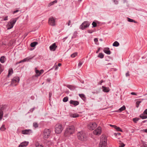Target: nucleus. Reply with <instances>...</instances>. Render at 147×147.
<instances>
[{"mask_svg": "<svg viewBox=\"0 0 147 147\" xmlns=\"http://www.w3.org/2000/svg\"><path fill=\"white\" fill-rule=\"evenodd\" d=\"M74 131V127L73 126L68 127L65 131L64 135L65 136H68L73 133Z\"/></svg>", "mask_w": 147, "mask_h": 147, "instance_id": "obj_1", "label": "nucleus"}, {"mask_svg": "<svg viewBox=\"0 0 147 147\" xmlns=\"http://www.w3.org/2000/svg\"><path fill=\"white\" fill-rule=\"evenodd\" d=\"M107 138L105 136H101L100 141L99 144V147H106L107 146Z\"/></svg>", "mask_w": 147, "mask_h": 147, "instance_id": "obj_2", "label": "nucleus"}, {"mask_svg": "<svg viewBox=\"0 0 147 147\" xmlns=\"http://www.w3.org/2000/svg\"><path fill=\"white\" fill-rule=\"evenodd\" d=\"M77 136L78 139L82 141H84L86 140V134L83 131L79 132L77 134Z\"/></svg>", "mask_w": 147, "mask_h": 147, "instance_id": "obj_3", "label": "nucleus"}, {"mask_svg": "<svg viewBox=\"0 0 147 147\" xmlns=\"http://www.w3.org/2000/svg\"><path fill=\"white\" fill-rule=\"evenodd\" d=\"M17 19L18 18L13 19L8 22L7 25V29H10L13 27Z\"/></svg>", "mask_w": 147, "mask_h": 147, "instance_id": "obj_4", "label": "nucleus"}, {"mask_svg": "<svg viewBox=\"0 0 147 147\" xmlns=\"http://www.w3.org/2000/svg\"><path fill=\"white\" fill-rule=\"evenodd\" d=\"M63 130L62 125L60 124H57L55 127V132L59 134Z\"/></svg>", "mask_w": 147, "mask_h": 147, "instance_id": "obj_5", "label": "nucleus"}, {"mask_svg": "<svg viewBox=\"0 0 147 147\" xmlns=\"http://www.w3.org/2000/svg\"><path fill=\"white\" fill-rule=\"evenodd\" d=\"M97 125L96 123L91 122L88 125V128L90 130H94L96 127Z\"/></svg>", "mask_w": 147, "mask_h": 147, "instance_id": "obj_6", "label": "nucleus"}, {"mask_svg": "<svg viewBox=\"0 0 147 147\" xmlns=\"http://www.w3.org/2000/svg\"><path fill=\"white\" fill-rule=\"evenodd\" d=\"M20 79L19 77H14L12 79L11 83V84L13 86L16 85L19 82Z\"/></svg>", "mask_w": 147, "mask_h": 147, "instance_id": "obj_7", "label": "nucleus"}, {"mask_svg": "<svg viewBox=\"0 0 147 147\" xmlns=\"http://www.w3.org/2000/svg\"><path fill=\"white\" fill-rule=\"evenodd\" d=\"M50 134V131L49 129H46L44 130L43 136L44 139L48 138Z\"/></svg>", "mask_w": 147, "mask_h": 147, "instance_id": "obj_8", "label": "nucleus"}, {"mask_svg": "<svg viewBox=\"0 0 147 147\" xmlns=\"http://www.w3.org/2000/svg\"><path fill=\"white\" fill-rule=\"evenodd\" d=\"M90 25V24L88 22H83L80 26V28L82 30H83L85 28L88 27Z\"/></svg>", "mask_w": 147, "mask_h": 147, "instance_id": "obj_9", "label": "nucleus"}, {"mask_svg": "<svg viewBox=\"0 0 147 147\" xmlns=\"http://www.w3.org/2000/svg\"><path fill=\"white\" fill-rule=\"evenodd\" d=\"M48 24L50 25L53 26H54L55 25V21L53 17H51L49 18Z\"/></svg>", "mask_w": 147, "mask_h": 147, "instance_id": "obj_10", "label": "nucleus"}, {"mask_svg": "<svg viewBox=\"0 0 147 147\" xmlns=\"http://www.w3.org/2000/svg\"><path fill=\"white\" fill-rule=\"evenodd\" d=\"M101 132V128L100 127H98V128L94 130L93 133L94 134L96 135H100Z\"/></svg>", "mask_w": 147, "mask_h": 147, "instance_id": "obj_11", "label": "nucleus"}, {"mask_svg": "<svg viewBox=\"0 0 147 147\" xmlns=\"http://www.w3.org/2000/svg\"><path fill=\"white\" fill-rule=\"evenodd\" d=\"M140 117L142 119H146L147 118V109L144 111L143 114L140 115Z\"/></svg>", "mask_w": 147, "mask_h": 147, "instance_id": "obj_12", "label": "nucleus"}, {"mask_svg": "<svg viewBox=\"0 0 147 147\" xmlns=\"http://www.w3.org/2000/svg\"><path fill=\"white\" fill-rule=\"evenodd\" d=\"M57 46L55 43H53L49 47L50 49L52 51H54L55 50Z\"/></svg>", "mask_w": 147, "mask_h": 147, "instance_id": "obj_13", "label": "nucleus"}, {"mask_svg": "<svg viewBox=\"0 0 147 147\" xmlns=\"http://www.w3.org/2000/svg\"><path fill=\"white\" fill-rule=\"evenodd\" d=\"M104 52L108 55H110L111 53V52L109 50V48L108 47L105 48L103 49Z\"/></svg>", "mask_w": 147, "mask_h": 147, "instance_id": "obj_14", "label": "nucleus"}, {"mask_svg": "<svg viewBox=\"0 0 147 147\" xmlns=\"http://www.w3.org/2000/svg\"><path fill=\"white\" fill-rule=\"evenodd\" d=\"M28 142H24L21 143L19 147H24L27 146L28 144Z\"/></svg>", "mask_w": 147, "mask_h": 147, "instance_id": "obj_15", "label": "nucleus"}, {"mask_svg": "<svg viewBox=\"0 0 147 147\" xmlns=\"http://www.w3.org/2000/svg\"><path fill=\"white\" fill-rule=\"evenodd\" d=\"M102 89L103 91L105 92H108L110 91V89L109 87H107L102 86Z\"/></svg>", "mask_w": 147, "mask_h": 147, "instance_id": "obj_16", "label": "nucleus"}, {"mask_svg": "<svg viewBox=\"0 0 147 147\" xmlns=\"http://www.w3.org/2000/svg\"><path fill=\"white\" fill-rule=\"evenodd\" d=\"M31 132V130L30 129H26L22 131V133L24 134H28Z\"/></svg>", "mask_w": 147, "mask_h": 147, "instance_id": "obj_17", "label": "nucleus"}, {"mask_svg": "<svg viewBox=\"0 0 147 147\" xmlns=\"http://www.w3.org/2000/svg\"><path fill=\"white\" fill-rule=\"evenodd\" d=\"M69 103L75 106H76L79 104V102L78 101L71 100Z\"/></svg>", "mask_w": 147, "mask_h": 147, "instance_id": "obj_18", "label": "nucleus"}, {"mask_svg": "<svg viewBox=\"0 0 147 147\" xmlns=\"http://www.w3.org/2000/svg\"><path fill=\"white\" fill-rule=\"evenodd\" d=\"M70 116L71 117L75 118L78 117L79 115L77 113H71L70 114Z\"/></svg>", "mask_w": 147, "mask_h": 147, "instance_id": "obj_19", "label": "nucleus"}, {"mask_svg": "<svg viewBox=\"0 0 147 147\" xmlns=\"http://www.w3.org/2000/svg\"><path fill=\"white\" fill-rule=\"evenodd\" d=\"M35 144L36 147H43V146L42 144L38 142H36Z\"/></svg>", "mask_w": 147, "mask_h": 147, "instance_id": "obj_20", "label": "nucleus"}, {"mask_svg": "<svg viewBox=\"0 0 147 147\" xmlns=\"http://www.w3.org/2000/svg\"><path fill=\"white\" fill-rule=\"evenodd\" d=\"M111 126L113 127L117 131L122 132V131L121 129L119 127H117V126L115 125H110Z\"/></svg>", "mask_w": 147, "mask_h": 147, "instance_id": "obj_21", "label": "nucleus"}, {"mask_svg": "<svg viewBox=\"0 0 147 147\" xmlns=\"http://www.w3.org/2000/svg\"><path fill=\"white\" fill-rule=\"evenodd\" d=\"M31 58H28V57H27V58H26L25 59H24L23 60H21V61H20V62H18V63H16V65H17L18 64V63H22V62H25L27 60H29V59H31Z\"/></svg>", "mask_w": 147, "mask_h": 147, "instance_id": "obj_22", "label": "nucleus"}, {"mask_svg": "<svg viewBox=\"0 0 147 147\" xmlns=\"http://www.w3.org/2000/svg\"><path fill=\"white\" fill-rule=\"evenodd\" d=\"M6 58L4 56H2L0 59V61L1 63H4L6 60Z\"/></svg>", "mask_w": 147, "mask_h": 147, "instance_id": "obj_23", "label": "nucleus"}, {"mask_svg": "<svg viewBox=\"0 0 147 147\" xmlns=\"http://www.w3.org/2000/svg\"><path fill=\"white\" fill-rule=\"evenodd\" d=\"M35 72L36 74V76H39L40 74V71L35 68Z\"/></svg>", "mask_w": 147, "mask_h": 147, "instance_id": "obj_24", "label": "nucleus"}, {"mask_svg": "<svg viewBox=\"0 0 147 147\" xmlns=\"http://www.w3.org/2000/svg\"><path fill=\"white\" fill-rule=\"evenodd\" d=\"M57 1L55 0L49 3V4L48 6L50 7L51 5L54 4L55 3H57Z\"/></svg>", "mask_w": 147, "mask_h": 147, "instance_id": "obj_25", "label": "nucleus"}, {"mask_svg": "<svg viewBox=\"0 0 147 147\" xmlns=\"http://www.w3.org/2000/svg\"><path fill=\"white\" fill-rule=\"evenodd\" d=\"M127 21L129 22H133L134 23H137V22L136 21H135V20H134L130 18H127Z\"/></svg>", "mask_w": 147, "mask_h": 147, "instance_id": "obj_26", "label": "nucleus"}, {"mask_svg": "<svg viewBox=\"0 0 147 147\" xmlns=\"http://www.w3.org/2000/svg\"><path fill=\"white\" fill-rule=\"evenodd\" d=\"M119 45V43L117 41H115L113 44V45L114 47L118 46Z\"/></svg>", "mask_w": 147, "mask_h": 147, "instance_id": "obj_27", "label": "nucleus"}, {"mask_svg": "<svg viewBox=\"0 0 147 147\" xmlns=\"http://www.w3.org/2000/svg\"><path fill=\"white\" fill-rule=\"evenodd\" d=\"M38 44V42H32L30 44V46L32 47H34L36 45Z\"/></svg>", "mask_w": 147, "mask_h": 147, "instance_id": "obj_28", "label": "nucleus"}, {"mask_svg": "<svg viewBox=\"0 0 147 147\" xmlns=\"http://www.w3.org/2000/svg\"><path fill=\"white\" fill-rule=\"evenodd\" d=\"M6 129V128L5 127V125L3 124L2 125L1 127L0 128V130L3 131H4Z\"/></svg>", "mask_w": 147, "mask_h": 147, "instance_id": "obj_29", "label": "nucleus"}, {"mask_svg": "<svg viewBox=\"0 0 147 147\" xmlns=\"http://www.w3.org/2000/svg\"><path fill=\"white\" fill-rule=\"evenodd\" d=\"M13 73V70L12 69H10L8 71V76H9L11 74Z\"/></svg>", "mask_w": 147, "mask_h": 147, "instance_id": "obj_30", "label": "nucleus"}, {"mask_svg": "<svg viewBox=\"0 0 147 147\" xmlns=\"http://www.w3.org/2000/svg\"><path fill=\"white\" fill-rule=\"evenodd\" d=\"M46 144L48 146H50L53 144V143L51 141H47Z\"/></svg>", "mask_w": 147, "mask_h": 147, "instance_id": "obj_31", "label": "nucleus"}, {"mask_svg": "<svg viewBox=\"0 0 147 147\" xmlns=\"http://www.w3.org/2000/svg\"><path fill=\"white\" fill-rule=\"evenodd\" d=\"M3 115V111L1 109H0V120L2 119Z\"/></svg>", "mask_w": 147, "mask_h": 147, "instance_id": "obj_32", "label": "nucleus"}, {"mask_svg": "<svg viewBox=\"0 0 147 147\" xmlns=\"http://www.w3.org/2000/svg\"><path fill=\"white\" fill-rule=\"evenodd\" d=\"M67 87L71 90H73L75 88V87L74 86L71 85H68L67 86Z\"/></svg>", "mask_w": 147, "mask_h": 147, "instance_id": "obj_33", "label": "nucleus"}, {"mask_svg": "<svg viewBox=\"0 0 147 147\" xmlns=\"http://www.w3.org/2000/svg\"><path fill=\"white\" fill-rule=\"evenodd\" d=\"M125 106H123L122 107L120 108L119 111H120L119 112H121L122 111L125 110Z\"/></svg>", "mask_w": 147, "mask_h": 147, "instance_id": "obj_34", "label": "nucleus"}, {"mask_svg": "<svg viewBox=\"0 0 147 147\" xmlns=\"http://www.w3.org/2000/svg\"><path fill=\"white\" fill-rule=\"evenodd\" d=\"M79 95L82 99H83L85 98V96L83 94H79Z\"/></svg>", "mask_w": 147, "mask_h": 147, "instance_id": "obj_35", "label": "nucleus"}, {"mask_svg": "<svg viewBox=\"0 0 147 147\" xmlns=\"http://www.w3.org/2000/svg\"><path fill=\"white\" fill-rule=\"evenodd\" d=\"M98 57L102 59L104 57V55L102 53H99V55H98Z\"/></svg>", "mask_w": 147, "mask_h": 147, "instance_id": "obj_36", "label": "nucleus"}, {"mask_svg": "<svg viewBox=\"0 0 147 147\" xmlns=\"http://www.w3.org/2000/svg\"><path fill=\"white\" fill-rule=\"evenodd\" d=\"M120 143H119V147H123L125 146V144L121 142L120 141H119Z\"/></svg>", "mask_w": 147, "mask_h": 147, "instance_id": "obj_37", "label": "nucleus"}, {"mask_svg": "<svg viewBox=\"0 0 147 147\" xmlns=\"http://www.w3.org/2000/svg\"><path fill=\"white\" fill-rule=\"evenodd\" d=\"M77 53H75L71 55V57L74 58L77 56Z\"/></svg>", "mask_w": 147, "mask_h": 147, "instance_id": "obj_38", "label": "nucleus"}, {"mask_svg": "<svg viewBox=\"0 0 147 147\" xmlns=\"http://www.w3.org/2000/svg\"><path fill=\"white\" fill-rule=\"evenodd\" d=\"M141 102V101H137L136 102V107L138 108L139 107L140 104Z\"/></svg>", "mask_w": 147, "mask_h": 147, "instance_id": "obj_39", "label": "nucleus"}, {"mask_svg": "<svg viewBox=\"0 0 147 147\" xmlns=\"http://www.w3.org/2000/svg\"><path fill=\"white\" fill-rule=\"evenodd\" d=\"M68 98L67 97H65L63 99V101L64 102H66L68 100Z\"/></svg>", "mask_w": 147, "mask_h": 147, "instance_id": "obj_40", "label": "nucleus"}, {"mask_svg": "<svg viewBox=\"0 0 147 147\" xmlns=\"http://www.w3.org/2000/svg\"><path fill=\"white\" fill-rule=\"evenodd\" d=\"M112 1L115 4L117 5L118 4V1L117 0H112Z\"/></svg>", "mask_w": 147, "mask_h": 147, "instance_id": "obj_41", "label": "nucleus"}, {"mask_svg": "<svg viewBox=\"0 0 147 147\" xmlns=\"http://www.w3.org/2000/svg\"><path fill=\"white\" fill-rule=\"evenodd\" d=\"M139 118H135L133 119V121L135 123H136L139 120Z\"/></svg>", "mask_w": 147, "mask_h": 147, "instance_id": "obj_42", "label": "nucleus"}, {"mask_svg": "<svg viewBox=\"0 0 147 147\" xmlns=\"http://www.w3.org/2000/svg\"><path fill=\"white\" fill-rule=\"evenodd\" d=\"M92 25L93 26V27H96L97 26L96 23L94 22H92Z\"/></svg>", "mask_w": 147, "mask_h": 147, "instance_id": "obj_43", "label": "nucleus"}, {"mask_svg": "<svg viewBox=\"0 0 147 147\" xmlns=\"http://www.w3.org/2000/svg\"><path fill=\"white\" fill-rule=\"evenodd\" d=\"M34 127H38V124L36 123H34L33 124Z\"/></svg>", "mask_w": 147, "mask_h": 147, "instance_id": "obj_44", "label": "nucleus"}, {"mask_svg": "<svg viewBox=\"0 0 147 147\" xmlns=\"http://www.w3.org/2000/svg\"><path fill=\"white\" fill-rule=\"evenodd\" d=\"M82 64V63L81 62H80L78 64V67H80Z\"/></svg>", "mask_w": 147, "mask_h": 147, "instance_id": "obj_45", "label": "nucleus"}, {"mask_svg": "<svg viewBox=\"0 0 147 147\" xmlns=\"http://www.w3.org/2000/svg\"><path fill=\"white\" fill-rule=\"evenodd\" d=\"M3 71V69L1 65L0 64V72L1 73Z\"/></svg>", "mask_w": 147, "mask_h": 147, "instance_id": "obj_46", "label": "nucleus"}, {"mask_svg": "<svg viewBox=\"0 0 147 147\" xmlns=\"http://www.w3.org/2000/svg\"><path fill=\"white\" fill-rule=\"evenodd\" d=\"M121 134L119 133H115L114 134V135L116 136H117V135H120Z\"/></svg>", "mask_w": 147, "mask_h": 147, "instance_id": "obj_47", "label": "nucleus"}, {"mask_svg": "<svg viewBox=\"0 0 147 147\" xmlns=\"http://www.w3.org/2000/svg\"><path fill=\"white\" fill-rule=\"evenodd\" d=\"M88 32L89 33H92L93 32V31L92 30H88Z\"/></svg>", "mask_w": 147, "mask_h": 147, "instance_id": "obj_48", "label": "nucleus"}, {"mask_svg": "<svg viewBox=\"0 0 147 147\" xmlns=\"http://www.w3.org/2000/svg\"><path fill=\"white\" fill-rule=\"evenodd\" d=\"M141 131H143L147 133V129H143L142 130H141Z\"/></svg>", "mask_w": 147, "mask_h": 147, "instance_id": "obj_49", "label": "nucleus"}, {"mask_svg": "<svg viewBox=\"0 0 147 147\" xmlns=\"http://www.w3.org/2000/svg\"><path fill=\"white\" fill-rule=\"evenodd\" d=\"M94 41L95 42H96L98 41V39L97 38H95L94 39Z\"/></svg>", "mask_w": 147, "mask_h": 147, "instance_id": "obj_50", "label": "nucleus"}, {"mask_svg": "<svg viewBox=\"0 0 147 147\" xmlns=\"http://www.w3.org/2000/svg\"><path fill=\"white\" fill-rule=\"evenodd\" d=\"M141 147H147V144H144L143 146Z\"/></svg>", "mask_w": 147, "mask_h": 147, "instance_id": "obj_51", "label": "nucleus"}, {"mask_svg": "<svg viewBox=\"0 0 147 147\" xmlns=\"http://www.w3.org/2000/svg\"><path fill=\"white\" fill-rule=\"evenodd\" d=\"M125 75L126 77H127L129 76V72H128L127 73H126Z\"/></svg>", "mask_w": 147, "mask_h": 147, "instance_id": "obj_52", "label": "nucleus"}, {"mask_svg": "<svg viewBox=\"0 0 147 147\" xmlns=\"http://www.w3.org/2000/svg\"><path fill=\"white\" fill-rule=\"evenodd\" d=\"M52 96V93L51 92H49V97L50 98Z\"/></svg>", "mask_w": 147, "mask_h": 147, "instance_id": "obj_53", "label": "nucleus"}, {"mask_svg": "<svg viewBox=\"0 0 147 147\" xmlns=\"http://www.w3.org/2000/svg\"><path fill=\"white\" fill-rule=\"evenodd\" d=\"M4 20L6 21L8 20V16H6L5 18L4 19Z\"/></svg>", "mask_w": 147, "mask_h": 147, "instance_id": "obj_54", "label": "nucleus"}, {"mask_svg": "<svg viewBox=\"0 0 147 147\" xmlns=\"http://www.w3.org/2000/svg\"><path fill=\"white\" fill-rule=\"evenodd\" d=\"M71 23V21L70 20H69L68 21V22L67 23V25L68 26H69L70 25V24Z\"/></svg>", "mask_w": 147, "mask_h": 147, "instance_id": "obj_55", "label": "nucleus"}, {"mask_svg": "<svg viewBox=\"0 0 147 147\" xmlns=\"http://www.w3.org/2000/svg\"><path fill=\"white\" fill-rule=\"evenodd\" d=\"M40 71V73L41 74L43 73L44 72V70L43 69H41Z\"/></svg>", "mask_w": 147, "mask_h": 147, "instance_id": "obj_56", "label": "nucleus"}, {"mask_svg": "<svg viewBox=\"0 0 147 147\" xmlns=\"http://www.w3.org/2000/svg\"><path fill=\"white\" fill-rule=\"evenodd\" d=\"M131 94H132V95H136V93L135 92H132L131 93Z\"/></svg>", "mask_w": 147, "mask_h": 147, "instance_id": "obj_57", "label": "nucleus"}, {"mask_svg": "<svg viewBox=\"0 0 147 147\" xmlns=\"http://www.w3.org/2000/svg\"><path fill=\"white\" fill-rule=\"evenodd\" d=\"M19 11V10H17L16 11H13V13L14 14L16 12H17L18 11Z\"/></svg>", "mask_w": 147, "mask_h": 147, "instance_id": "obj_58", "label": "nucleus"}, {"mask_svg": "<svg viewBox=\"0 0 147 147\" xmlns=\"http://www.w3.org/2000/svg\"><path fill=\"white\" fill-rule=\"evenodd\" d=\"M50 81H51V79L50 78H48L47 80V81L49 82Z\"/></svg>", "mask_w": 147, "mask_h": 147, "instance_id": "obj_59", "label": "nucleus"}, {"mask_svg": "<svg viewBox=\"0 0 147 147\" xmlns=\"http://www.w3.org/2000/svg\"><path fill=\"white\" fill-rule=\"evenodd\" d=\"M103 82V80H101V81H100L99 83V84H101Z\"/></svg>", "mask_w": 147, "mask_h": 147, "instance_id": "obj_60", "label": "nucleus"}, {"mask_svg": "<svg viewBox=\"0 0 147 147\" xmlns=\"http://www.w3.org/2000/svg\"><path fill=\"white\" fill-rule=\"evenodd\" d=\"M61 63H59L58 65V66H60L61 65Z\"/></svg>", "mask_w": 147, "mask_h": 147, "instance_id": "obj_61", "label": "nucleus"}, {"mask_svg": "<svg viewBox=\"0 0 147 147\" xmlns=\"http://www.w3.org/2000/svg\"><path fill=\"white\" fill-rule=\"evenodd\" d=\"M99 50H100V48H99V49H98V51H97L96 52V53H97L99 52Z\"/></svg>", "mask_w": 147, "mask_h": 147, "instance_id": "obj_62", "label": "nucleus"}, {"mask_svg": "<svg viewBox=\"0 0 147 147\" xmlns=\"http://www.w3.org/2000/svg\"><path fill=\"white\" fill-rule=\"evenodd\" d=\"M58 67H57V66L56 67L55 69L56 70H57L58 69Z\"/></svg>", "mask_w": 147, "mask_h": 147, "instance_id": "obj_63", "label": "nucleus"}, {"mask_svg": "<svg viewBox=\"0 0 147 147\" xmlns=\"http://www.w3.org/2000/svg\"><path fill=\"white\" fill-rule=\"evenodd\" d=\"M100 40H101V41H102V39H100Z\"/></svg>", "mask_w": 147, "mask_h": 147, "instance_id": "obj_64", "label": "nucleus"}]
</instances>
